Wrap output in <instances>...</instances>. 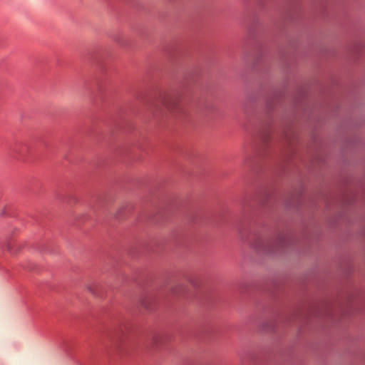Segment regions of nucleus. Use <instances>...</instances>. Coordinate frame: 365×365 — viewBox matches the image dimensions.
Here are the masks:
<instances>
[{"label": "nucleus", "instance_id": "nucleus-1", "mask_svg": "<svg viewBox=\"0 0 365 365\" xmlns=\"http://www.w3.org/2000/svg\"><path fill=\"white\" fill-rule=\"evenodd\" d=\"M286 244V239L284 235H280L274 242L259 241L255 245V248L259 251L265 253H271L276 250L282 247Z\"/></svg>", "mask_w": 365, "mask_h": 365}, {"label": "nucleus", "instance_id": "nucleus-4", "mask_svg": "<svg viewBox=\"0 0 365 365\" xmlns=\"http://www.w3.org/2000/svg\"><path fill=\"white\" fill-rule=\"evenodd\" d=\"M165 103V105L167 107H169V105H167V103Z\"/></svg>", "mask_w": 365, "mask_h": 365}, {"label": "nucleus", "instance_id": "nucleus-3", "mask_svg": "<svg viewBox=\"0 0 365 365\" xmlns=\"http://www.w3.org/2000/svg\"><path fill=\"white\" fill-rule=\"evenodd\" d=\"M6 247H7L8 250L12 253V250H11L10 245H7Z\"/></svg>", "mask_w": 365, "mask_h": 365}, {"label": "nucleus", "instance_id": "nucleus-2", "mask_svg": "<svg viewBox=\"0 0 365 365\" xmlns=\"http://www.w3.org/2000/svg\"><path fill=\"white\" fill-rule=\"evenodd\" d=\"M86 289L92 294H94V290L91 285H88Z\"/></svg>", "mask_w": 365, "mask_h": 365}]
</instances>
